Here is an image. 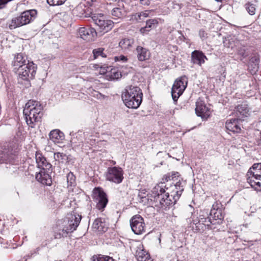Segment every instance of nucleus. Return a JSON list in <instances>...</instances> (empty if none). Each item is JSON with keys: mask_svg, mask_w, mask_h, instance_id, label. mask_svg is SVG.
Returning <instances> with one entry per match:
<instances>
[{"mask_svg": "<svg viewBox=\"0 0 261 261\" xmlns=\"http://www.w3.org/2000/svg\"><path fill=\"white\" fill-rule=\"evenodd\" d=\"M170 176V173L165 174L162 181L156 185L151 191L154 200L162 206L167 207L174 204L184 191L183 182L179 180L170 187L165 185L166 182L171 180Z\"/></svg>", "mask_w": 261, "mask_h": 261, "instance_id": "f257e3e1", "label": "nucleus"}, {"mask_svg": "<svg viewBox=\"0 0 261 261\" xmlns=\"http://www.w3.org/2000/svg\"><path fill=\"white\" fill-rule=\"evenodd\" d=\"M82 219L79 215H69L64 220H59L58 231L55 236L56 239L66 237L69 233L73 232L79 226Z\"/></svg>", "mask_w": 261, "mask_h": 261, "instance_id": "f03ea898", "label": "nucleus"}, {"mask_svg": "<svg viewBox=\"0 0 261 261\" xmlns=\"http://www.w3.org/2000/svg\"><path fill=\"white\" fill-rule=\"evenodd\" d=\"M43 107L39 101L30 100L25 105L23 114L27 124L32 128L42 116Z\"/></svg>", "mask_w": 261, "mask_h": 261, "instance_id": "7ed1b4c3", "label": "nucleus"}, {"mask_svg": "<svg viewBox=\"0 0 261 261\" xmlns=\"http://www.w3.org/2000/svg\"><path fill=\"white\" fill-rule=\"evenodd\" d=\"M37 11L34 9L25 11L19 16L14 17L8 23L9 28L13 30L17 28L27 24L36 17Z\"/></svg>", "mask_w": 261, "mask_h": 261, "instance_id": "20e7f679", "label": "nucleus"}, {"mask_svg": "<svg viewBox=\"0 0 261 261\" xmlns=\"http://www.w3.org/2000/svg\"><path fill=\"white\" fill-rule=\"evenodd\" d=\"M246 177L252 188L261 191V163L254 164L247 172Z\"/></svg>", "mask_w": 261, "mask_h": 261, "instance_id": "39448f33", "label": "nucleus"}, {"mask_svg": "<svg viewBox=\"0 0 261 261\" xmlns=\"http://www.w3.org/2000/svg\"><path fill=\"white\" fill-rule=\"evenodd\" d=\"M91 18L93 22L98 27L97 30L100 32H108L114 26L113 22L111 20L106 19L103 15L101 14H92Z\"/></svg>", "mask_w": 261, "mask_h": 261, "instance_id": "423d86ee", "label": "nucleus"}, {"mask_svg": "<svg viewBox=\"0 0 261 261\" xmlns=\"http://www.w3.org/2000/svg\"><path fill=\"white\" fill-rule=\"evenodd\" d=\"M187 84V77L185 75L181 76L175 81L171 90L172 97L174 102H176L179 97L182 94Z\"/></svg>", "mask_w": 261, "mask_h": 261, "instance_id": "0eeeda50", "label": "nucleus"}, {"mask_svg": "<svg viewBox=\"0 0 261 261\" xmlns=\"http://www.w3.org/2000/svg\"><path fill=\"white\" fill-rule=\"evenodd\" d=\"M92 197L96 203L97 209L103 211L108 203V199L102 189L100 187L95 188L92 191Z\"/></svg>", "mask_w": 261, "mask_h": 261, "instance_id": "6e6552de", "label": "nucleus"}, {"mask_svg": "<svg viewBox=\"0 0 261 261\" xmlns=\"http://www.w3.org/2000/svg\"><path fill=\"white\" fill-rule=\"evenodd\" d=\"M106 179L116 184H120L124 178L123 170L119 167H109L105 173Z\"/></svg>", "mask_w": 261, "mask_h": 261, "instance_id": "1a4fd4ad", "label": "nucleus"}, {"mask_svg": "<svg viewBox=\"0 0 261 261\" xmlns=\"http://www.w3.org/2000/svg\"><path fill=\"white\" fill-rule=\"evenodd\" d=\"M130 225L132 231L136 234H141L145 232L144 221L139 215H136L130 219Z\"/></svg>", "mask_w": 261, "mask_h": 261, "instance_id": "9d476101", "label": "nucleus"}, {"mask_svg": "<svg viewBox=\"0 0 261 261\" xmlns=\"http://www.w3.org/2000/svg\"><path fill=\"white\" fill-rule=\"evenodd\" d=\"M36 66H19L16 71L19 77L27 81V87L30 85V83L28 80L29 78H33L36 72Z\"/></svg>", "mask_w": 261, "mask_h": 261, "instance_id": "9b49d317", "label": "nucleus"}, {"mask_svg": "<svg viewBox=\"0 0 261 261\" xmlns=\"http://www.w3.org/2000/svg\"><path fill=\"white\" fill-rule=\"evenodd\" d=\"M122 99L126 107L132 109H137L142 101V97L139 98L137 97L124 94H122Z\"/></svg>", "mask_w": 261, "mask_h": 261, "instance_id": "f8f14e48", "label": "nucleus"}, {"mask_svg": "<svg viewBox=\"0 0 261 261\" xmlns=\"http://www.w3.org/2000/svg\"><path fill=\"white\" fill-rule=\"evenodd\" d=\"M96 32L94 28H80L78 30V35L87 41H92L93 38L96 36Z\"/></svg>", "mask_w": 261, "mask_h": 261, "instance_id": "ddd939ff", "label": "nucleus"}, {"mask_svg": "<svg viewBox=\"0 0 261 261\" xmlns=\"http://www.w3.org/2000/svg\"><path fill=\"white\" fill-rule=\"evenodd\" d=\"M195 112L198 116L201 118L207 117L210 115V109L206 106L205 102L199 98L196 103Z\"/></svg>", "mask_w": 261, "mask_h": 261, "instance_id": "4468645a", "label": "nucleus"}, {"mask_svg": "<svg viewBox=\"0 0 261 261\" xmlns=\"http://www.w3.org/2000/svg\"><path fill=\"white\" fill-rule=\"evenodd\" d=\"M234 113L239 120L249 115V108L246 102L238 105L234 110Z\"/></svg>", "mask_w": 261, "mask_h": 261, "instance_id": "2eb2a0df", "label": "nucleus"}, {"mask_svg": "<svg viewBox=\"0 0 261 261\" xmlns=\"http://www.w3.org/2000/svg\"><path fill=\"white\" fill-rule=\"evenodd\" d=\"M49 172L48 170H41L36 175V179L43 185L50 186L52 181Z\"/></svg>", "mask_w": 261, "mask_h": 261, "instance_id": "dca6fc26", "label": "nucleus"}, {"mask_svg": "<svg viewBox=\"0 0 261 261\" xmlns=\"http://www.w3.org/2000/svg\"><path fill=\"white\" fill-rule=\"evenodd\" d=\"M92 228L99 232H106L108 228V223L105 218H97L93 223Z\"/></svg>", "mask_w": 261, "mask_h": 261, "instance_id": "f3484780", "label": "nucleus"}, {"mask_svg": "<svg viewBox=\"0 0 261 261\" xmlns=\"http://www.w3.org/2000/svg\"><path fill=\"white\" fill-rule=\"evenodd\" d=\"M239 118L231 119L226 121L225 127L227 130L233 133H238L241 131V127L239 123Z\"/></svg>", "mask_w": 261, "mask_h": 261, "instance_id": "a211bd4d", "label": "nucleus"}, {"mask_svg": "<svg viewBox=\"0 0 261 261\" xmlns=\"http://www.w3.org/2000/svg\"><path fill=\"white\" fill-rule=\"evenodd\" d=\"M191 59L194 64L201 65L204 63L205 60H207L206 56L201 51L195 50L192 53Z\"/></svg>", "mask_w": 261, "mask_h": 261, "instance_id": "6ab92c4d", "label": "nucleus"}, {"mask_svg": "<svg viewBox=\"0 0 261 261\" xmlns=\"http://www.w3.org/2000/svg\"><path fill=\"white\" fill-rule=\"evenodd\" d=\"M111 15L114 18H122L126 15L123 4L119 3L118 7L114 8L111 11Z\"/></svg>", "mask_w": 261, "mask_h": 261, "instance_id": "aec40b11", "label": "nucleus"}, {"mask_svg": "<svg viewBox=\"0 0 261 261\" xmlns=\"http://www.w3.org/2000/svg\"><path fill=\"white\" fill-rule=\"evenodd\" d=\"M122 94L126 95H130L137 97L139 98L143 96V94L140 88L137 86H130L125 89V91Z\"/></svg>", "mask_w": 261, "mask_h": 261, "instance_id": "412c9836", "label": "nucleus"}, {"mask_svg": "<svg viewBox=\"0 0 261 261\" xmlns=\"http://www.w3.org/2000/svg\"><path fill=\"white\" fill-rule=\"evenodd\" d=\"M135 256L138 261H151L149 254L142 249V246L141 245L137 247Z\"/></svg>", "mask_w": 261, "mask_h": 261, "instance_id": "4be33fe9", "label": "nucleus"}, {"mask_svg": "<svg viewBox=\"0 0 261 261\" xmlns=\"http://www.w3.org/2000/svg\"><path fill=\"white\" fill-rule=\"evenodd\" d=\"M49 139L54 143H59L64 139V134L59 129H54L49 134Z\"/></svg>", "mask_w": 261, "mask_h": 261, "instance_id": "5701e85b", "label": "nucleus"}, {"mask_svg": "<svg viewBox=\"0 0 261 261\" xmlns=\"http://www.w3.org/2000/svg\"><path fill=\"white\" fill-rule=\"evenodd\" d=\"M122 76V73L116 68H109L106 73V79L108 80H118Z\"/></svg>", "mask_w": 261, "mask_h": 261, "instance_id": "b1692460", "label": "nucleus"}, {"mask_svg": "<svg viewBox=\"0 0 261 261\" xmlns=\"http://www.w3.org/2000/svg\"><path fill=\"white\" fill-rule=\"evenodd\" d=\"M14 65H29L30 62L25 55L18 54L14 58Z\"/></svg>", "mask_w": 261, "mask_h": 261, "instance_id": "393cba45", "label": "nucleus"}, {"mask_svg": "<svg viewBox=\"0 0 261 261\" xmlns=\"http://www.w3.org/2000/svg\"><path fill=\"white\" fill-rule=\"evenodd\" d=\"M134 42L133 39L124 38L120 41L119 45L124 51H127L130 50Z\"/></svg>", "mask_w": 261, "mask_h": 261, "instance_id": "a878e982", "label": "nucleus"}, {"mask_svg": "<svg viewBox=\"0 0 261 261\" xmlns=\"http://www.w3.org/2000/svg\"><path fill=\"white\" fill-rule=\"evenodd\" d=\"M221 205V203L219 202H215L210 212V215L212 216L214 215V218L215 219H221V210L220 208V206Z\"/></svg>", "mask_w": 261, "mask_h": 261, "instance_id": "bb28decb", "label": "nucleus"}, {"mask_svg": "<svg viewBox=\"0 0 261 261\" xmlns=\"http://www.w3.org/2000/svg\"><path fill=\"white\" fill-rule=\"evenodd\" d=\"M158 24L157 20L155 19H149L146 21V24L145 27L142 28L140 31L142 34H146L149 32L152 28H154Z\"/></svg>", "mask_w": 261, "mask_h": 261, "instance_id": "cd10ccee", "label": "nucleus"}, {"mask_svg": "<svg viewBox=\"0 0 261 261\" xmlns=\"http://www.w3.org/2000/svg\"><path fill=\"white\" fill-rule=\"evenodd\" d=\"M138 53V58L140 61H144L149 57V53L146 49L141 46H138L137 48Z\"/></svg>", "mask_w": 261, "mask_h": 261, "instance_id": "c85d7f7f", "label": "nucleus"}, {"mask_svg": "<svg viewBox=\"0 0 261 261\" xmlns=\"http://www.w3.org/2000/svg\"><path fill=\"white\" fill-rule=\"evenodd\" d=\"M193 222V224L196 225V227H199L197 225L200 224V223L206 226H210L212 223V221L210 217H204L202 215H200L199 216V219L198 220H194Z\"/></svg>", "mask_w": 261, "mask_h": 261, "instance_id": "c756f323", "label": "nucleus"}, {"mask_svg": "<svg viewBox=\"0 0 261 261\" xmlns=\"http://www.w3.org/2000/svg\"><path fill=\"white\" fill-rule=\"evenodd\" d=\"M257 3V1L255 0L253 2H248L245 4V9L250 15H253L255 14Z\"/></svg>", "mask_w": 261, "mask_h": 261, "instance_id": "7c9ffc66", "label": "nucleus"}, {"mask_svg": "<svg viewBox=\"0 0 261 261\" xmlns=\"http://www.w3.org/2000/svg\"><path fill=\"white\" fill-rule=\"evenodd\" d=\"M51 165L47 162L45 158L44 157L43 159H42V160L38 165V167L41 168V170L48 171L50 170V168H51Z\"/></svg>", "mask_w": 261, "mask_h": 261, "instance_id": "2f4dec72", "label": "nucleus"}, {"mask_svg": "<svg viewBox=\"0 0 261 261\" xmlns=\"http://www.w3.org/2000/svg\"><path fill=\"white\" fill-rule=\"evenodd\" d=\"M104 49L103 48H98L93 49V54L94 59L99 57L106 58V55L103 53Z\"/></svg>", "mask_w": 261, "mask_h": 261, "instance_id": "473e14b6", "label": "nucleus"}, {"mask_svg": "<svg viewBox=\"0 0 261 261\" xmlns=\"http://www.w3.org/2000/svg\"><path fill=\"white\" fill-rule=\"evenodd\" d=\"M67 181L68 186L75 185V177L72 172H70L67 175Z\"/></svg>", "mask_w": 261, "mask_h": 261, "instance_id": "72a5a7b5", "label": "nucleus"}, {"mask_svg": "<svg viewBox=\"0 0 261 261\" xmlns=\"http://www.w3.org/2000/svg\"><path fill=\"white\" fill-rule=\"evenodd\" d=\"M54 159L56 161L63 163L67 159V157L65 154L58 152L54 153Z\"/></svg>", "mask_w": 261, "mask_h": 261, "instance_id": "f704fd0d", "label": "nucleus"}, {"mask_svg": "<svg viewBox=\"0 0 261 261\" xmlns=\"http://www.w3.org/2000/svg\"><path fill=\"white\" fill-rule=\"evenodd\" d=\"M92 259L93 261H114V259L112 257L108 256L99 257L94 255L92 257Z\"/></svg>", "mask_w": 261, "mask_h": 261, "instance_id": "c9c22d12", "label": "nucleus"}, {"mask_svg": "<svg viewBox=\"0 0 261 261\" xmlns=\"http://www.w3.org/2000/svg\"><path fill=\"white\" fill-rule=\"evenodd\" d=\"M66 0H47V3L50 6H59L64 4Z\"/></svg>", "mask_w": 261, "mask_h": 261, "instance_id": "e433bc0d", "label": "nucleus"}, {"mask_svg": "<svg viewBox=\"0 0 261 261\" xmlns=\"http://www.w3.org/2000/svg\"><path fill=\"white\" fill-rule=\"evenodd\" d=\"M99 68V73L100 74H103L105 75L106 77V73L107 71H109V68H110L112 66H98Z\"/></svg>", "mask_w": 261, "mask_h": 261, "instance_id": "4c0bfd02", "label": "nucleus"}, {"mask_svg": "<svg viewBox=\"0 0 261 261\" xmlns=\"http://www.w3.org/2000/svg\"><path fill=\"white\" fill-rule=\"evenodd\" d=\"M250 62L252 63L255 64V65L258 64L259 62V57L258 55H254L251 57Z\"/></svg>", "mask_w": 261, "mask_h": 261, "instance_id": "58836bf2", "label": "nucleus"}, {"mask_svg": "<svg viewBox=\"0 0 261 261\" xmlns=\"http://www.w3.org/2000/svg\"><path fill=\"white\" fill-rule=\"evenodd\" d=\"M248 70L252 75L255 74L258 70V66H248Z\"/></svg>", "mask_w": 261, "mask_h": 261, "instance_id": "ea45409f", "label": "nucleus"}, {"mask_svg": "<svg viewBox=\"0 0 261 261\" xmlns=\"http://www.w3.org/2000/svg\"><path fill=\"white\" fill-rule=\"evenodd\" d=\"M114 60L115 62L117 61H122V62H125L127 61V58L124 56L121 55L120 56H115L114 58Z\"/></svg>", "mask_w": 261, "mask_h": 261, "instance_id": "a19ab883", "label": "nucleus"}, {"mask_svg": "<svg viewBox=\"0 0 261 261\" xmlns=\"http://www.w3.org/2000/svg\"><path fill=\"white\" fill-rule=\"evenodd\" d=\"M223 43L225 46H227L228 48H233L234 46L232 44V43L230 42V40L229 39L225 40L224 41Z\"/></svg>", "mask_w": 261, "mask_h": 261, "instance_id": "79ce46f5", "label": "nucleus"}, {"mask_svg": "<svg viewBox=\"0 0 261 261\" xmlns=\"http://www.w3.org/2000/svg\"><path fill=\"white\" fill-rule=\"evenodd\" d=\"M44 156H42V155L41 153H36V163L37 164V165L39 164V163L42 160V159H43Z\"/></svg>", "mask_w": 261, "mask_h": 261, "instance_id": "37998d69", "label": "nucleus"}, {"mask_svg": "<svg viewBox=\"0 0 261 261\" xmlns=\"http://www.w3.org/2000/svg\"><path fill=\"white\" fill-rule=\"evenodd\" d=\"M148 15V13L147 12H142L140 13L137 14L138 18L141 20V17H147Z\"/></svg>", "mask_w": 261, "mask_h": 261, "instance_id": "c03bdc74", "label": "nucleus"}, {"mask_svg": "<svg viewBox=\"0 0 261 261\" xmlns=\"http://www.w3.org/2000/svg\"><path fill=\"white\" fill-rule=\"evenodd\" d=\"M178 172H176V173H170V178H171V180H173L174 178H175L176 176H178Z\"/></svg>", "mask_w": 261, "mask_h": 261, "instance_id": "a18cd8bd", "label": "nucleus"}, {"mask_svg": "<svg viewBox=\"0 0 261 261\" xmlns=\"http://www.w3.org/2000/svg\"><path fill=\"white\" fill-rule=\"evenodd\" d=\"M199 36L201 38H204L205 37V33L203 30H200L199 32Z\"/></svg>", "mask_w": 261, "mask_h": 261, "instance_id": "49530a36", "label": "nucleus"}, {"mask_svg": "<svg viewBox=\"0 0 261 261\" xmlns=\"http://www.w3.org/2000/svg\"><path fill=\"white\" fill-rule=\"evenodd\" d=\"M140 3L142 5H148L147 2L146 0H140Z\"/></svg>", "mask_w": 261, "mask_h": 261, "instance_id": "de8ad7c7", "label": "nucleus"}, {"mask_svg": "<svg viewBox=\"0 0 261 261\" xmlns=\"http://www.w3.org/2000/svg\"><path fill=\"white\" fill-rule=\"evenodd\" d=\"M240 54H242V55H244V51H243V52H241V53H240Z\"/></svg>", "mask_w": 261, "mask_h": 261, "instance_id": "09e8293b", "label": "nucleus"}, {"mask_svg": "<svg viewBox=\"0 0 261 261\" xmlns=\"http://www.w3.org/2000/svg\"><path fill=\"white\" fill-rule=\"evenodd\" d=\"M113 164L115 165L116 164V162L115 161L113 162Z\"/></svg>", "mask_w": 261, "mask_h": 261, "instance_id": "8fccbe9b", "label": "nucleus"}]
</instances>
